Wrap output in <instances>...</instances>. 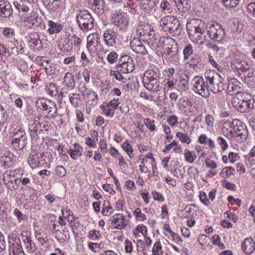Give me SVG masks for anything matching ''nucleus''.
Returning a JSON list of instances; mask_svg holds the SVG:
<instances>
[{"mask_svg": "<svg viewBox=\"0 0 255 255\" xmlns=\"http://www.w3.org/2000/svg\"><path fill=\"white\" fill-rule=\"evenodd\" d=\"M160 71L157 68L146 70L142 80L144 87L149 91L158 93L162 89L160 85Z\"/></svg>", "mask_w": 255, "mask_h": 255, "instance_id": "obj_1", "label": "nucleus"}, {"mask_svg": "<svg viewBox=\"0 0 255 255\" xmlns=\"http://www.w3.org/2000/svg\"><path fill=\"white\" fill-rule=\"evenodd\" d=\"M204 78L209 92L221 93L227 87V85L224 83L223 78L214 70L206 71L204 74Z\"/></svg>", "mask_w": 255, "mask_h": 255, "instance_id": "obj_2", "label": "nucleus"}, {"mask_svg": "<svg viewBox=\"0 0 255 255\" xmlns=\"http://www.w3.org/2000/svg\"><path fill=\"white\" fill-rule=\"evenodd\" d=\"M161 29L164 32L170 33L172 36H178L182 30L179 20L172 15H166L159 21Z\"/></svg>", "mask_w": 255, "mask_h": 255, "instance_id": "obj_3", "label": "nucleus"}, {"mask_svg": "<svg viewBox=\"0 0 255 255\" xmlns=\"http://www.w3.org/2000/svg\"><path fill=\"white\" fill-rule=\"evenodd\" d=\"M206 30L208 37L216 42L221 41L225 36L222 26L217 22L211 21L206 24Z\"/></svg>", "mask_w": 255, "mask_h": 255, "instance_id": "obj_4", "label": "nucleus"}, {"mask_svg": "<svg viewBox=\"0 0 255 255\" xmlns=\"http://www.w3.org/2000/svg\"><path fill=\"white\" fill-rule=\"evenodd\" d=\"M77 22L82 31H88L94 26V19L87 10H81L76 17Z\"/></svg>", "mask_w": 255, "mask_h": 255, "instance_id": "obj_5", "label": "nucleus"}, {"mask_svg": "<svg viewBox=\"0 0 255 255\" xmlns=\"http://www.w3.org/2000/svg\"><path fill=\"white\" fill-rule=\"evenodd\" d=\"M13 134L11 138L12 146L16 149H23L27 143V137L25 130L22 128L15 129Z\"/></svg>", "mask_w": 255, "mask_h": 255, "instance_id": "obj_6", "label": "nucleus"}, {"mask_svg": "<svg viewBox=\"0 0 255 255\" xmlns=\"http://www.w3.org/2000/svg\"><path fill=\"white\" fill-rule=\"evenodd\" d=\"M193 84V91L205 98L210 96L207 86H206L205 78L200 76H196L192 80Z\"/></svg>", "mask_w": 255, "mask_h": 255, "instance_id": "obj_7", "label": "nucleus"}, {"mask_svg": "<svg viewBox=\"0 0 255 255\" xmlns=\"http://www.w3.org/2000/svg\"><path fill=\"white\" fill-rule=\"evenodd\" d=\"M160 43L163 45L164 53L168 56L172 57L177 52V45L175 40L169 37H163L159 40Z\"/></svg>", "mask_w": 255, "mask_h": 255, "instance_id": "obj_8", "label": "nucleus"}, {"mask_svg": "<svg viewBox=\"0 0 255 255\" xmlns=\"http://www.w3.org/2000/svg\"><path fill=\"white\" fill-rule=\"evenodd\" d=\"M229 133L232 136L239 137V140L242 142L248 137V130L246 126L239 122V124H237L234 126L233 130H230Z\"/></svg>", "mask_w": 255, "mask_h": 255, "instance_id": "obj_9", "label": "nucleus"}, {"mask_svg": "<svg viewBox=\"0 0 255 255\" xmlns=\"http://www.w3.org/2000/svg\"><path fill=\"white\" fill-rule=\"evenodd\" d=\"M112 22L120 29H123L128 25V19L125 14L121 12H116L112 15Z\"/></svg>", "mask_w": 255, "mask_h": 255, "instance_id": "obj_10", "label": "nucleus"}, {"mask_svg": "<svg viewBox=\"0 0 255 255\" xmlns=\"http://www.w3.org/2000/svg\"><path fill=\"white\" fill-rule=\"evenodd\" d=\"M118 34L113 29L106 30L104 33V41L106 45L110 47H116L119 43Z\"/></svg>", "mask_w": 255, "mask_h": 255, "instance_id": "obj_11", "label": "nucleus"}, {"mask_svg": "<svg viewBox=\"0 0 255 255\" xmlns=\"http://www.w3.org/2000/svg\"><path fill=\"white\" fill-rule=\"evenodd\" d=\"M113 219L111 224L115 229L122 230L125 228L128 223L125 217L122 214H116L112 216Z\"/></svg>", "mask_w": 255, "mask_h": 255, "instance_id": "obj_12", "label": "nucleus"}, {"mask_svg": "<svg viewBox=\"0 0 255 255\" xmlns=\"http://www.w3.org/2000/svg\"><path fill=\"white\" fill-rule=\"evenodd\" d=\"M100 42V38L98 34L94 33L90 34L87 37V48L91 53L96 50V47Z\"/></svg>", "mask_w": 255, "mask_h": 255, "instance_id": "obj_13", "label": "nucleus"}, {"mask_svg": "<svg viewBox=\"0 0 255 255\" xmlns=\"http://www.w3.org/2000/svg\"><path fill=\"white\" fill-rule=\"evenodd\" d=\"M130 46L131 49L135 53L141 55L147 54V50L146 49L144 45L141 43V40L138 38H134L130 42Z\"/></svg>", "mask_w": 255, "mask_h": 255, "instance_id": "obj_14", "label": "nucleus"}, {"mask_svg": "<svg viewBox=\"0 0 255 255\" xmlns=\"http://www.w3.org/2000/svg\"><path fill=\"white\" fill-rule=\"evenodd\" d=\"M12 13L11 5L6 0H0V16L8 17Z\"/></svg>", "mask_w": 255, "mask_h": 255, "instance_id": "obj_15", "label": "nucleus"}, {"mask_svg": "<svg viewBox=\"0 0 255 255\" xmlns=\"http://www.w3.org/2000/svg\"><path fill=\"white\" fill-rule=\"evenodd\" d=\"M178 11L183 14L186 13L191 8V1L190 0H172Z\"/></svg>", "mask_w": 255, "mask_h": 255, "instance_id": "obj_16", "label": "nucleus"}, {"mask_svg": "<svg viewBox=\"0 0 255 255\" xmlns=\"http://www.w3.org/2000/svg\"><path fill=\"white\" fill-rule=\"evenodd\" d=\"M84 101L90 105H96L97 103L98 95L93 90L88 89L82 95Z\"/></svg>", "mask_w": 255, "mask_h": 255, "instance_id": "obj_17", "label": "nucleus"}, {"mask_svg": "<svg viewBox=\"0 0 255 255\" xmlns=\"http://www.w3.org/2000/svg\"><path fill=\"white\" fill-rule=\"evenodd\" d=\"M242 249L245 254L251 255L255 250V241L251 238H246L242 243Z\"/></svg>", "mask_w": 255, "mask_h": 255, "instance_id": "obj_18", "label": "nucleus"}, {"mask_svg": "<svg viewBox=\"0 0 255 255\" xmlns=\"http://www.w3.org/2000/svg\"><path fill=\"white\" fill-rule=\"evenodd\" d=\"M232 104L236 109L242 113L249 111L255 107V104L253 101L240 102L237 105L235 103H232Z\"/></svg>", "mask_w": 255, "mask_h": 255, "instance_id": "obj_19", "label": "nucleus"}, {"mask_svg": "<svg viewBox=\"0 0 255 255\" xmlns=\"http://www.w3.org/2000/svg\"><path fill=\"white\" fill-rule=\"evenodd\" d=\"M23 175V171L21 168H17L14 170H7L5 172V176L6 179H9V176H11L13 178H16V182H15V186L14 188H18L20 184L19 179Z\"/></svg>", "mask_w": 255, "mask_h": 255, "instance_id": "obj_20", "label": "nucleus"}, {"mask_svg": "<svg viewBox=\"0 0 255 255\" xmlns=\"http://www.w3.org/2000/svg\"><path fill=\"white\" fill-rule=\"evenodd\" d=\"M233 81L228 84L227 88L228 93L231 95H234L239 92L242 88V84L240 81L236 79H233Z\"/></svg>", "mask_w": 255, "mask_h": 255, "instance_id": "obj_21", "label": "nucleus"}, {"mask_svg": "<svg viewBox=\"0 0 255 255\" xmlns=\"http://www.w3.org/2000/svg\"><path fill=\"white\" fill-rule=\"evenodd\" d=\"M53 105L51 100H47L44 98L39 99L35 103V106L38 111H46L47 113L50 108L49 105Z\"/></svg>", "mask_w": 255, "mask_h": 255, "instance_id": "obj_22", "label": "nucleus"}, {"mask_svg": "<svg viewBox=\"0 0 255 255\" xmlns=\"http://www.w3.org/2000/svg\"><path fill=\"white\" fill-rule=\"evenodd\" d=\"M58 47L63 52H66L71 51L73 48L68 37L61 38L58 41Z\"/></svg>", "mask_w": 255, "mask_h": 255, "instance_id": "obj_23", "label": "nucleus"}, {"mask_svg": "<svg viewBox=\"0 0 255 255\" xmlns=\"http://www.w3.org/2000/svg\"><path fill=\"white\" fill-rule=\"evenodd\" d=\"M235 95L236 96L232 99V103H235L236 105L240 102L252 101L251 95L249 93L239 92Z\"/></svg>", "mask_w": 255, "mask_h": 255, "instance_id": "obj_24", "label": "nucleus"}, {"mask_svg": "<svg viewBox=\"0 0 255 255\" xmlns=\"http://www.w3.org/2000/svg\"><path fill=\"white\" fill-rule=\"evenodd\" d=\"M48 25L49 28L47 31L50 35L58 33L63 29L62 24L55 22L52 20H49L48 21Z\"/></svg>", "mask_w": 255, "mask_h": 255, "instance_id": "obj_25", "label": "nucleus"}, {"mask_svg": "<svg viewBox=\"0 0 255 255\" xmlns=\"http://www.w3.org/2000/svg\"><path fill=\"white\" fill-rule=\"evenodd\" d=\"M82 151L83 148L82 146L79 143H75L74 149L69 148L68 150V153L72 159H77L79 156L82 155Z\"/></svg>", "mask_w": 255, "mask_h": 255, "instance_id": "obj_26", "label": "nucleus"}, {"mask_svg": "<svg viewBox=\"0 0 255 255\" xmlns=\"http://www.w3.org/2000/svg\"><path fill=\"white\" fill-rule=\"evenodd\" d=\"M29 132L32 138L36 137L38 133H40V125L38 120L35 119L34 122L31 124L29 125Z\"/></svg>", "mask_w": 255, "mask_h": 255, "instance_id": "obj_27", "label": "nucleus"}, {"mask_svg": "<svg viewBox=\"0 0 255 255\" xmlns=\"http://www.w3.org/2000/svg\"><path fill=\"white\" fill-rule=\"evenodd\" d=\"M63 85L70 89H74L75 86L74 77L71 73L67 72L65 74L63 79Z\"/></svg>", "mask_w": 255, "mask_h": 255, "instance_id": "obj_28", "label": "nucleus"}, {"mask_svg": "<svg viewBox=\"0 0 255 255\" xmlns=\"http://www.w3.org/2000/svg\"><path fill=\"white\" fill-rule=\"evenodd\" d=\"M120 68V71L123 73H129L133 71L134 67V61H130L123 64H119L118 66Z\"/></svg>", "mask_w": 255, "mask_h": 255, "instance_id": "obj_29", "label": "nucleus"}, {"mask_svg": "<svg viewBox=\"0 0 255 255\" xmlns=\"http://www.w3.org/2000/svg\"><path fill=\"white\" fill-rule=\"evenodd\" d=\"M8 251L9 255H24L21 245H10L8 247Z\"/></svg>", "mask_w": 255, "mask_h": 255, "instance_id": "obj_30", "label": "nucleus"}, {"mask_svg": "<svg viewBox=\"0 0 255 255\" xmlns=\"http://www.w3.org/2000/svg\"><path fill=\"white\" fill-rule=\"evenodd\" d=\"M0 165L5 169H8L13 166L12 158L7 155L1 156L0 157Z\"/></svg>", "mask_w": 255, "mask_h": 255, "instance_id": "obj_31", "label": "nucleus"}, {"mask_svg": "<svg viewBox=\"0 0 255 255\" xmlns=\"http://www.w3.org/2000/svg\"><path fill=\"white\" fill-rule=\"evenodd\" d=\"M113 213V209L110 202L108 200H104L103 204L102 214L104 216H110Z\"/></svg>", "mask_w": 255, "mask_h": 255, "instance_id": "obj_32", "label": "nucleus"}, {"mask_svg": "<svg viewBox=\"0 0 255 255\" xmlns=\"http://www.w3.org/2000/svg\"><path fill=\"white\" fill-rule=\"evenodd\" d=\"M245 82L250 87H255V73L253 70L249 71L248 73L244 75Z\"/></svg>", "mask_w": 255, "mask_h": 255, "instance_id": "obj_33", "label": "nucleus"}, {"mask_svg": "<svg viewBox=\"0 0 255 255\" xmlns=\"http://www.w3.org/2000/svg\"><path fill=\"white\" fill-rule=\"evenodd\" d=\"M93 5L95 6L94 10L98 14H102L104 12L105 1L104 0H94Z\"/></svg>", "mask_w": 255, "mask_h": 255, "instance_id": "obj_34", "label": "nucleus"}, {"mask_svg": "<svg viewBox=\"0 0 255 255\" xmlns=\"http://www.w3.org/2000/svg\"><path fill=\"white\" fill-rule=\"evenodd\" d=\"M186 78L180 79L178 83V90L179 91H186L189 89V77L187 75H185Z\"/></svg>", "mask_w": 255, "mask_h": 255, "instance_id": "obj_35", "label": "nucleus"}, {"mask_svg": "<svg viewBox=\"0 0 255 255\" xmlns=\"http://www.w3.org/2000/svg\"><path fill=\"white\" fill-rule=\"evenodd\" d=\"M6 177L5 176L4 172L3 174V180L7 189L11 191L17 189L18 188H14L15 186V182H16V178H13V177L10 176L9 178V179L7 180L6 179Z\"/></svg>", "mask_w": 255, "mask_h": 255, "instance_id": "obj_36", "label": "nucleus"}, {"mask_svg": "<svg viewBox=\"0 0 255 255\" xmlns=\"http://www.w3.org/2000/svg\"><path fill=\"white\" fill-rule=\"evenodd\" d=\"M23 242L26 245L25 250L28 253L31 254L35 251L36 249L35 243L31 239L30 237H26Z\"/></svg>", "mask_w": 255, "mask_h": 255, "instance_id": "obj_37", "label": "nucleus"}, {"mask_svg": "<svg viewBox=\"0 0 255 255\" xmlns=\"http://www.w3.org/2000/svg\"><path fill=\"white\" fill-rule=\"evenodd\" d=\"M118 70H112L110 72V76L116 80L122 82L123 83H126L127 79L123 76V73L120 71V68L117 67Z\"/></svg>", "mask_w": 255, "mask_h": 255, "instance_id": "obj_38", "label": "nucleus"}, {"mask_svg": "<svg viewBox=\"0 0 255 255\" xmlns=\"http://www.w3.org/2000/svg\"><path fill=\"white\" fill-rule=\"evenodd\" d=\"M69 100L71 104L75 108L79 106V103L81 101L80 94L72 93L69 95Z\"/></svg>", "mask_w": 255, "mask_h": 255, "instance_id": "obj_39", "label": "nucleus"}, {"mask_svg": "<svg viewBox=\"0 0 255 255\" xmlns=\"http://www.w3.org/2000/svg\"><path fill=\"white\" fill-rule=\"evenodd\" d=\"M10 56V52L4 45L0 43V58L2 61H5Z\"/></svg>", "mask_w": 255, "mask_h": 255, "instance_id": "obj_40", "label": "nucleus"}, {"mask_svg": "<svg viewBox=\"0 0 255 255\" xmlns=\"http://www.w3.org/2000/svg\"><path fill=\"white\" fill-rule=\"evenodd\" d=\"M28 162L31 168H35L38 167L40 164L39 156L37 154H34L29 157Z\"/></svg>", "mask_w": 255, "mask_h": 255, "instance_id": "obj_41", "label": "nucleus"}, {"mask_svg": "<svg viewBox=\"0 0 255 255\" xmlns=\"http://www.w3.org/2000/svg\"><path fill=\"white\" fill-rule=\"evenodd\" d=\"M160 8L161 11L165 14H170L172 12V9L169 3L166 0H163L160 3Z\"/></svg>", "mask_w": 255, "mask_h": 255, "instance_id": "obj_42", "label": "nucleus"}, {"mask_svg": "<svg viewBox=\"0 0 255 255\" xmlns=\"http://www.w3.org/2000/svg\"><path fill=\"white\" fill-rule=\"evenodd\" d=\"M163 83L165 91H168L169 90H173L174 88L175 82L171 78H165Z\"/></svg>", "mask_w": 255, "mask_h": 255, "instance_id": "obj_43", "label": "nucleus"}, {"mask_svg": "<svg viewBox=\"0 0 255 255\" xmlns=\"http://www.w3.org/2000/svg\"><path fill=\"white\" fill-rule=\"evenodd\" d=\"M158 41V37L155 35V33L153 29H150V37L148 38L147 44L151 48H153L154 47V45H157Z\"/></svg>", "mask_w": 255, "mask_h": 255, "instance_id": "obj_44", "label": "nucleus"}, {"mask_svg": "<svg viewBox=\"0 0 255 255\" xmlns=\"http://www.w3.org/2000/svg\"><path fill=\"white\" fill-rule=\"evenodd\" d=\"M122 147L123 148V149L128 154L129 158H131L133 156V150L132 149V145L129 143V142L127 140L123 143Z\"/></svg>", "mask_w": 255, "mask_h": 255, "instance_id": "obj_45", "label": "nucleus"}, {"mask_svg": "<svg viewBox=\"0 0 255 255\" xmlns=\"http://www.w3.org/2000/svg\"><path fill=\"white\" fill-rule=\"evenodd\" d=\"M184 155L185 160L189 163H193L195 159L196 158V154L193 151H191L187 149L184 150Z\"/></svg>", "mask_w": 255, "mask_h": 255, "instance_id": "obj_46", "label": "nucleus"}, {"mask_svg": "<svg viewBox=\"0 0 255 255\" xmlns=\"http://www.w3.org/2000/svg\"><path fill=\"white\" fill-rule=\"evenodd\" d=\"M46 65L42 64V66H44L45 72L48 75L51 76L54 75L56 70L55 65L52 64H49L48 61H46Z\"/></svg>", "mask_w": 255, "mask_h": 255, "instance_id": "obj_47", "label": "nucleus"}, {"mask_svg": "<svg viewBox=\"0 0 255 255\" xmlns=\"http://www.w3.org/2000/svg\"><path fill=\"white\" fill-rule=\"evenodd\" d=\"M133 214L137 221H144L146 220V215L143 213H141V210L139 208H136L133 211Z\"/></svg>", "mask_w": 255, "mask_h": 255, "instance_id": "obj_48", "label": "nucleus"}, {"mask_svg": "<svg viewBox=\"0 0 255 255\" xmlns=\"http://www.w3.org/2000/svg\"><path fill=\"white\" fill-rule=\"evenodd\" d=\"M189 35L190 39L194 43L200 45V42L203 41L202 40L203 34H200L199 33H197L189 32Z\"/></svg>", "mask_w": 255, "mask_h": 255, "instance_id": "obj_49", "label": "nucleus"}, {"mask_svg": "<svg viewBox=\"0 0 255 255\" xmlns=\"http://www.w3.org/2000/svg\"><path fill=\"white\" fill-rule=\"evenodd\" d=\"M152 255H162V246L159 241L155 242L152 249Z\"/></svg>", "mask_w": 255, "mask_h": 255, "instance_id": "obj_50", "label": "nucleus"}, {"mask_svg": "<svg viewBox=\"0 0 255 255\" xmlns=\"http://www.w3.org/2000/svg\"><path fill=\"white\" fill-rule=\"evenodd\" d=\"M144 124L150 131L156 130L155 121L151 120L149 118H145L143 120Z\"/></svg>", "mask_w": 255, "mask_h": 255, "instance_id": "obj_51", "label": "nucleus"}, {"mask_svg": "<svg viewBox=\"0 0 255 255\" xmlns=\"http://www.w3.org/2000/svg\"><path fill=\"white\" fill-rule=\"evenodd\" d=\"M235 172V170L232 167H226L223 168L221 172V176L223 178H228L231 175L233 174Z\"/></svg>", "mask_w": 255, "mask_h": 255, "instance_id": "obj_52", "label": "nucleus"}, {"mask_svg": "<svg viewBox=\"0 0 255 255\" xmlns=\"http://www.w3.org/2000/svg\"><path fill=\"white\" fill-rule=\"evenodd\" d=\"M49 109L47 112V117L54 119L55 118L57 115V109L56 105L54 102H53V105L51 106L49 105Z\"/></svg>", "mask_w": 255, "mask_h": 255, "instance_id": "obj_53", "label": "nucleus"}, {"mask_svg": "<svg viewBox=\"0 0 255 255\" xmlns=\"http://www.w3.org/2000/svg\"><path fill=\"white\" fill-rule=\"evenodd\" d=\"M176 136L178 137L182 142L189 144L191 142V139L186 133L181 132H177L176 134Z\"/></svg>", "mask_w": 255, "mask_h": 255, "instance_id": "obj_54", "label": "nucleus"}, {"mask_svg": "<svg viewBox=\"0 0 255 255\" xmlns=\"http://www.w3.org/2000/svg\"><path fill=\"white\" fill-rule=\"evenodd\" d=\"M206 24L204 21H200L198 25L195 26L194 31L192 33H197L200 34H203L206 29Z\"/></svg>", "mask_w": 255, "mask_h": 255, "instance_id": "obj_55", "label": "nucleus"}, {"mask_svg": "<svg viewBox=\"0 0 255 255\" xmlns=\"http://www.w3.org/2000/svg\"><path fill=\"white\" fill-rule=\"evenodd\" d=\"M150 29H151L150 28L149 30L146 29L145 30H143L140 32L139 33V40L147 43L148 38L150 37Z\"/></svg>", "mask_w": 255, "mask_h": 255, "instance_id": "obj_56", "label": "nucleus"}, {"mask_svg": "<svg viewBox=\"0 0 255 255\" xmlns=\"http://www.w3.org/2000/svg\"><path fill=\"white\" fill-rule=\"evenodd\" d=\"M193 53V49L191 44H187L183 49L184 59H187L190 55Z\"/></svg>", "mask_w": 255, "mask_h": 255, "instance_id": "obj_57", "label": "nucleus"}, {"mask_svg": "<svg viewBox=\"0 0 255 255\" xmlns=\"http://www.w3.org/2000/svg\"><path fill=\"white\" fill-rule=\"evenodd\" d=\"M201 62V59L200 57L198 55L194 54L191 57L190 61V64L194 68L196 69V68L200 64Z\"/></svg>", "mask_w": 255, "mask_h": 255, "instance_id": "obj_58", "label": "nucleus"}, {"mask_svg": "<svg viewBox=\"0 0 255 255\" xmlns=\"http://www.w3.org/2000/svg\"><path fill=\"white\" fill-rule=\"evenodd\" d=\"M234 123L233 121H225L223 123V130L224 132L230 131L234 129Z\"/></svg>", "mask_w": 255, "mask_h": 255, "instance_id": "obj_59", "label": "nucleus"}, {"mask_svg": "<svg viewBox=\"0 0 255 255\" xmlns=\"http://www.w3.org/2000/svg\"><path fill=\"white\" fill-rule=\"evenodd\" d=\"M120 104V102L119 101V99L115 98L111 100L109 103H108L106 107L109 108L110 110L115 111V110L118 108Z\"/></svg>", "mask_w": 255, "mask_h": 255, "instance_id": "obj_60", "label": "nucleus"}, {"mask_svg": "<svg viewBox=\"0 0 255 255\" xmlns=\"http://www.w3.org/2000/svg\"><path fill=\"white\" fill-rule=\"evenodd\" d=\"M217 142L220 145L221 150L223 151L227 150L229 147V145L227 140L222 136H219L217 138Z\"/></svg>", "mask_w": 255, "mask_h": 255, "instance_id": "obj_61", "label": "nucleus"}, {"mask_svg": "<svg viewBox=\"0 0 255 255\" xmlns=\"http://www.w3.org/2000/svg\"><path fill=\"white\" fill-rule=\"evenodd\" d=\"M240 0H223V4L226 7L233 8L236 6Z\"/></svg>", "mask_w": 255, "mask_h": 255, "instance_id": "obj_62", "label": "nucleus"}, {"mask_svg": "<svg viewBox=\"0 0 255 255\" xmlns=\"http://www.w3.org/2000/svg\"><path fill=\"white\" fill-rule=\"evenodd\" d=\"M8 239L9 240V246H10V245H21V242L19 238L16 235L13 234L9 235L8 236Z\"/></svg>", "mask_w": 255, "mask_h": 255, "instance_id": "obj_63", "label": "nucleus"}, {"mask_svg": "<svg viewBox=\"0 0 255 255\" xmlns=\"http://www.w3.org/2000/svg\"><path fill=\"white\" fill-rule=\"evenodd\" d=\"M247 161L251 165H255V146L251 150L249 156L246 161Z\"/></svg>", "mask_w": 255, "mask_h": 255, "instance_id": "obj_64", "label": "nucleus"}]
</instances>
